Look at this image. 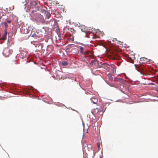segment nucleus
I'll list each match as a JSON object with an SVG mask.
<instances>
[{"label": "nucleus", "instance_id": "16", "mask_svg": "<svg viewBox=\"0 0 158 158\" xmlns=\"http://www.w3.org/2000/svg\"><path fill=\"white\" fill-rule=\"evenodd\" d=\"M133 61H134V60H133L132 59H131V60L130 61V62L131 63H133Z\"/></svg>", "mask_w": 158, "mask_h": 158}, {"label": "nucleus", "instance_id": "9", "mask_svg": "<svg viewBox=\"0 0 158 158\" xmlns=\"http://www.w3.org/2000/svg\"><path fill=\"white\" fill-rule=\"evenodd\" d=\"M51 13L52 14L56 15L57 14V11L55 10L52 9L51 10Z\"/></svg>", "mask_w": 158, "mask_h": 158}, {"label": "nucleus", "instance_id": "8", "mask_svg": "<svg viewBox=\"0 0 158 158\" xmlns=\"http://www.w3.org/2000/svg\"><path fill=\"white\" fill-rule=\"evenodd\" d=\"M61 65L62 66H66L68 65V63L67 62L65 61H64L61 63Z\"/></svg>", "mask_w": 158, "mask_h": 158}, {"label": "nucleus", "instance_id": "12", "mask_svg": "<svg viewBox=\"0 0 158 158\" xmlns=\"http://www.w3.org/2000/svg\"><path fill=\"white\" fill-rule=\"evenodd\" d=\"M100 145L101 143L100 142L97 143V146L98 148V149L99 150H100L101 149V148H100Z\"/></svg>", "mask_w": 158, "mask_h": 158}, {"label": "nucleus", "instance_id": "17", "mask_svg": "<svg viewBox=\"0 0 158 158\" xmlns=\"http://www.w3.org/2000/svg\"><path fill=\"white\" fill-rule=\"evenodd\" d=\"M7 22L8 23H10L11 22V21L10 20H7Z\"/></svg>", "mask_w": 158, "mask_h": 158}, {"label": "nucleus", "instance_id": "2", "mask_svg": "<svg viewBox=\"0 0 158 158\" xmlns=\"http://www.w3.org/2000/svg\"><path fill=\"white\" fill-rule=\"evenodd\" d=\"M31 6L32 8H35V11L39 10L40 8V6H37V3L36 1H32L30 2Z\"/></svg>", "mask_w": 158, "mask_h": 158}, {"label": "nucleus", "instance_id": "19", "mask_svg": "<svg viewBox=\"0 0 158 158\" xmlns=\"http://www.w3.org/2000/svg\"><path fill=\"white\" fill-rule=\"evenodd\" d=\"M102 111V110H98V111Z\"/></svg>", "mask_w": 158, "mask_h": 158}, {"label": "nucleus", "instance_id": "3", "mask_svg": "<svg viewBox=\"0 0 158 158\" xmlns=\"http://www.w3.org/2000/svg\"><path fill=\"white\" fill-rule=\"evenodd\" d=\"M41 13L43 15L45 18L49 19L51 16V15L49 12L48 11L42 10H41Z\"/></svg>", "mask_w": 158, "mask_h": 158}, {"label": "nucleus", "instance_id": "1", "mask_svg": "<svg viewBox=\"0 0 158 158\" xmlns=\"http://www.w3.org/2000/svg\"><path fill=\"white\" fill-rule=\"evenodd\" d=\"M33 17L37 21H41L44 19L43 16L39 13H35Z\"/></svg>", "mask_w": 158, "mask_h": 158}, {"label": "nucleus", "instance_id": "13", "mask_svg": "<svg viewBox=\"0 0 158 158\" xmlns=\"http://www.w3.org/2000/svg\"><path fill=\"white\" fill-rule=\"evenodd\" d=\"M37 36V35L35 33H34L32 35V37H36Z\"/></svg>", "mask_w": 158, "mask_h": 158}, {"label": "nucleus", "instance_id": "15", "mask_svg": "<svg viewBox=\"0 0 158 158\" xmlns=\"http://www.w3.org/2000/svg\"><path fill=\"white\" fill-rule=\"evenodd\" d=\"M71 40H72V41H74V37L73 35L72 36V38H71Z\"/></svg>", "mask_w": 158, "mask_h": 158}, {"label": "nucleus", "instance_id": "18", "mask_svg": "<svg viewBox=\"0 0 158 158\" xmlns=\"http://www.w3.org/2000/svg\"><path fill=\"white\" fill-rule=\"evenodd\" d=\"M142 69V66H140L139 68V70Z\"/></svg>", "mask_w": 158, "mask_h": 158}, {"label": "nucleus", "instance_id": "10", "mask_svg": "<svg viewBox=\"0 0 158 158\" xmlns=\"http://www.w3.org/2000/svg\"><path fill=\"white\" fill-rule=\"evenodd\" d=\"M2 24H4V25H5V26L6 27V29H7V28L8 27V25L7 24V23L6 22H4V23H2Z\"/></svg>", "mask_w": 158, "mask_h": 158}, {"label": "nucleus", "instance_id": "11", "mask_svg": "<svg viewBox=\"0 0 158 158\" xmlns=\"http://www.w3.org/2000/svg\"><path fill=\"white\" fill-rule=\"evenodd\" d=\"M108 76L109 78V79L110 80L112 81L113 80V78L111 77V75L110 74H109L108 75Z\"/></svg>", "mask_w": 158, "mask_h": 158}, {"label": "nucleus", "instance_id": "5", "mask_svg": "<svg viewBox=\"0 0 158 158\" xmlns=\"http://www.w3.org/2000/svg\"><path fill=\"white\" fill-rule=\"evenodd\" d=\"M6 35H7V32L6 31V29H5V33L4 35H3L2 38V40H5L6 39Z\"/></svg>", "mask_w": 158, "mask_h": 158}, {"label": "nucleus", "instance_id": "20", "mask_svg": "<svg viewBox=\"0 0 158 158\" xmlns=\"http://www.w3.org/2000/svg\"><path fill=\"white\" fill-rule=\"evenodd\" d=\"M33 1H35V0H33Z\"/></svg>", "mask_w": 158, "mask_h": 158}, {"label": "nucleus", "instance_id": "7", "mask_svg": "<svg viewBox=\"0 0 158 158\" xmlns=\"http://www.w3.org/2000/svg\"><path fill=\"white\" fill-rule=\"evenodd\" d=\"M69 30L72 33V35L75 34L76 31L74 29L72 28H70L69 29Z\"/></svg>", "mask_w": 158, "mask_h": 158}, {"label": "nucleus", "instance_id": "6", "mask_svg": "<svg viewBox=\"0 0 158 158\" xmlns=\"http://www.w3.org/2000/svg\"><path fill=\"white\" fill-rule=\"evenodd\" d=\"M84 48H83L82 47H81L80 48V52L82 54H84L85 53V52L84 51Z\"/></svg>", "mask_w": 158, "mask_h": 158}, {"label": "nucleus", "instance_id": "4", "mask_svg": "<svg viewBox=\"0 0 158 158\" xmlns=\"http://www.w3.org/2000/svg\"><path fill=\"white\" fill-rule=\"evenodd\" d=\"M90 100L94 104H96V103L98 102L97 99L96 98L94 97H92V98L90 99Z\"/></svg>", "mask_w": 158, "mask_h": 158}, {"label": "nucleus", "instance_id": "14", "mask_svg": "<svg viewBox=\"0 0 158 158\" xmlns=\"http://www.w3.org/2000/svg\"><path fill=\"white\" fill-rule=\"evenodd\" d=\"M139 72H140V73L141 74H144V72H143V71H141L140 70H139Z\"/></svg>", "mask_w": 158, "mask_h": 158}]
</instances>
